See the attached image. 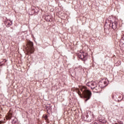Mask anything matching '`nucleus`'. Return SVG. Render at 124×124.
I'll return each mask as SVG.
<instances>
[{
  "label": "nucleus",
  "mask_w": 124,
  "mask_h": 124,
  "mask_svg": "<svg viewBox=\"0 0 124 124\" xmlns=\"http://www.w3.org/2000/svg\"><path fill=\"white\" fill-rule=\"evenodd\" d=\"M6 24H7V27L9 28V27L11 26V25H12V21L10 20H8L6 22Z\"/></svg>",
  "instance_id": "6e6552de"
},
{
  "label": "nucleus",
  "mask_w": 124,
  "mask_h": 124,
  "mask_svg": "<svg viewBox=\"0 0 124 124\" xmlns=\"http://www.w3.org/2000/svg\"><path fill=\"white\" fill-rule=\"evenodd\" d=\"M100 83H102V88H104L105 87V85L107 84V82L105 81V79H103L100 81Z\"/></svg>",
  "instance_id": "423d86ee"
},
{
  "label": "nucleus",
  "mask_w": 124,
  "mask_h": 124,
  "mask_svg": "<svg viewBox=\"0 0 124 124\" xmlns=\"http://www.w3.org/2000/svg\"><path fill=\"white\" fill-rule=\"evenodd\" d=\"M87 85L88 86V87H90L91 90H93L95 88V87L97 86L96 83L95 82H89L87 83Z\"/></svg>",
  "instance_id": "20e7f679"
},
{
  "label": "nucleus",
  "mask_w": 124,
  "mask_h": 124,
  "mask_svg": "<svg viewBox=\"0 0 124 124\" xmlns=\"http://www.w3.org/2000/svg\"><path fill=\"white\" fill-rule=\"evenodd\" d=\"M11 118H12V113H10L8 116V119H9L10 120L11 119Z\"/></svg>",
  "instance_id": "9d476101"
},
{
  "label": "nucleus",
  "mask_w": 124,
  "mask_h": 124,
  "mask_svg": "<svg viewBox=\"0 0 124 124\" xmlns=\"http://www.w3.org/2000/svg\"><path fill=\"white\" fill-rule=\"evenodd\" d=\"M26 50L27 53L29 54H32V53L34 52V48H33V43L31 41H28Z\"/></svg>",
  "instance_id": "f03ea898"
},
{
  "label": "nucleus",
  "mask_w": 124,
  "mask_h": 124,
  "mask_svg": "<svg viewBox=\"0 0 124 124\" xmlns=\"http://www.w3.org/2000/svg\"><path fill=\"white\" fill-rule=\"evenodd\" d=\"M44 118H45V120H47L48 116L47 115H45V116H44Z\"/></svg>",
  "instance_id": "9b49d317"
},
{
  "label": "nucleus",
  "mask_w": 124,
  "mask_h": 124,
  "mask_svg": "<svg viewBox=\"0 0 124 124\" xmlns=\"http://www.w3.org/2000/svg\"><path fill=\"white\" fill-rule=\"evenodd\" d=\"M88 56V53H84L83 51L80 52L78 54V57L79 58V59H80L81 60H84V59H85L86 57Z\"/></svg>",
  "instance_id": "7ed1b4c3"
},
{
  "label": "nucleus",
  "mask_w": 124,
  "mask_h": 124,
  "mask_svg": "<svg viewBox=\"0 0 124 124\" xmlns=\"http://www.w3.org/2000/svg\"><path fill=\"white\" fill-rule=\"evenodd\" d=\"M118 24H117V22L114 21V22H112V28L113 30H116L117 28Z\"/></svg>",
  "instance_id": "0eeeda50"
},
{
  "label": "nucleus",
  "mask_w": 124,
  "mask_h": 124,
  "mask_svg": "<svg viewBox=\"0 0 124 124\" xmlns=\"http://www.w3.org/2000/svg\"><path fill=\"white\" fill-rule=\"evenodd\" d=\"M78 94L79 95H83V97L86 98L85 100V102L88 101L91 98V96H92V92L88 90V88L85 86H82L80 88V91L78 92Z\"/></svg>",
  "instance_id": "f257e3e1"
},
{
  "label": "nucleus",
  "mask_w": 124,
  "mask_h": 124,
  "mask_svg": "<svg viewBox=\"0 0 124 124\" xmlns=\"http://www.w3.org/2000/svg\"><path fill=\"white\" fill-rule=\"evenodd\" d=\"M101 90V87L99 85L97 84V86L93 90L94 93H100V90Z\"/></svg>",
  "instance_id": "39448f33"
},
{
  "label": "nucleus",
  "mask_w": 124,
  "mask_h": 124,
  "mask_svg": "<svg viewBox=\"0 0 124 124\" xmlns=\"http://www.w3.org/2000/svg\"><path fill=\"white\" fill-rule=\"evenodd\" d=\"M115 116H117V117H119V115L120 113H119V111L116 110L114 113Z\"/></svg>",
  "instance_id": "1a4fd4ad"
},
{
  "label": "nucleus",
  "mask_w": 124,
  "mask_h": 124,
  "mask_svg": "<svg viewBox=\"0 0 124 124\" xmlns=\"http://www.w3.org/2000/svg\"><path fill=\"white\" fill-rule=\"evenodd\" d=\"M1 124V122H0V124Z\"/></svg>",
  "instance_id": "f8f14e48"
}]
</instances>
